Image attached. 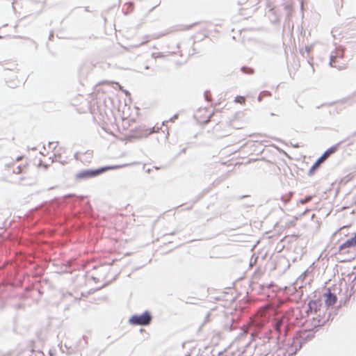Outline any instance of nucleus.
<instances>
[{"label":"nucleus","instance_id":"1","mask_svg":"<svg viewBox=\"0 0 356 356\" xmlns=\"http://www.w3.org/2000/svg\"><path fill=\"white\" fill-rule=\"evenodd\" d=\"M117 168H118V166H106L96 170H86L76 173L75 179L76 180L88 179L98 176L107 170Z\"/></svg>","mask_w":356,"mask_h":356},{"label":"nucleus","instance_id":"2","mask_svg":"<svg viewBox=\"0 0 356 356\" xmlns=\"http://www.w3.org/2000/svg\"><path fill=\"white\" fill-rule=\"evenodd\" d=\"M330 64L331 67L338 70L346 68L347 62L344 58L343 51L342 50H337L334 54L331 56Z\"/></svg>","mask_w":356,"mask_h":356},{"label":"nucleus","instance_id":"3","mask_svg":"<svg viewBox=\"0 0 356 356\" xmlns=\"http://www.w3.org/2000/svg\"><path fill=\"white\" fill-rule=\"evenodd\" d=\"M151 320L148 313H144L140 316H134L130 319V322L133 324L147 325Z\"/></svg>","mask_w":356,"mask_h":356},{"label":"nucleus","instance_id":"4","mask_svg":"<svg viewBox=\"0 0 356 356\" xmlns=\"http://www.w3.org/2000/svg\"><path fill=\"white\" fill-rule=\"evenodd\" d=\"M356 246V232L354 236L350 239L346 241L343 243H342L339 248V252L341 254H344L346 252H348L346 249L355 247Z\"/></svg>","mask_w":356,"mask_h":356},{"label":"nucleus","instance_id":"5","mask_svg":"<svg viewBox=\"0 0 356 356\" xmlns=\"http://www.w3.org/2000/svg\"><path fill=\"white\" fill-rule=\"evenodd\" d=\"M323 297L325 305L327 309H329L330 307L334 305L337 301L336 295L332 293L330 289H328L327 291L324 293Z\"/></svg>","mask_w":356,"mask_h":356},{"label":"nucleus","instance_id":"6","mask_svg":"<svg viewBox=\"0 0 356 356\" xmlns=\"http://www.w3.org/2000/svg\"><path fill=\"white\" fill-rule=\"evenodd\" d=\"M321 300L320 299L312 300L309 302V308L310 312H318L321 309Z\"/></svg>","mask_w":356,"mask_h":356},{"label":"nucleus","instance_id":"7","mask_svg":"<svg viewBox=\"0 0 356 356\" xmlns=\"http://www.w3.org/2000/svg\"><path fill=\"white\" fill-rule=\"evenodd\" d=\"M207 113V111L204 108H200L195 113V117L200 123H207L209 120L208 118H202V115Z\"/></svg>","mask_w":356,"mask_h":356},{"label":"nucleus","instance_id":"8","mask_svg":"<svg viewBox=\"0 0 356 356\" xmlns=\"http://www.w3.org/2000/svg\"><path fill=\"white\" fill-rule=\"evenodd\" d=\"M18 76L16 74H13L10 76V77L7 80V83L8 86L11 88H15L17 86V83H19V81L17 80V82L15 81V79H17Z\"/></svg>","mask_w":356,"mask_h":356},{"label":"nucleus","instance_id":"9","mask_svg":"<svg viewBox=\"0 0 356 356\" xmlns=\"http://www.w3.org/2000/svg\"><path fill=\"white\" fill-rule=\"evenodd\" d=\"M337 147H332L327 149L323 156H325V158L327 159L331 154L334 153L337 151Z\"/></svg>","mask_w":356,"mask_h":356},{"label":"nucleus","instance_id":"10","mask_svg":"<svg viewBox=\"0 0 356 356\" xmlns=\"http://www.w3.org/2000/svg\"><path fill=\"white\" fill-rule=\"evenodd\" d=\"M321 164H319L318 162H315L314 163V165L311 167V168L309 169V174L310 175H313L315 172V170L319 168Z\"/></svg>","mask_w":356,"mask_h":356},{"label":"nucleus","instance_id":"11","mask_svg":"<svg viewBox=\"0 0 356 356\" xmlns=\"http://www.w3.org/2000/svg\"><path fill=\"white\" fill-rule=\"evenodd\" d=\"M235 102L241 104H243L245 102V98L243 96H237L235 98Z\"/></svg>","mask_w":356,"mask_h":356},{"label":"nucleus","instance_id":"12","mask_svg":"<svg viewBox=\"0 0 356 356\" xmlns=\"http://www.w3.org/2000/svg\"><path fill=\"white\" fill-rule=\"evenodd\" d=\"M326 160V159L325 158V156H321L317 161L316 162H318L319 164H321L323 162H324Z\"/></svg>","mask_w":356,"mask_h":356},{"label":"nucleus","instance_id":"13","mask_svg":"<svg viewBox=\"0 0 356 356\" xmlns=\"http://www.w3.org/2000/svg\"><path fill=\"white\" fill-rule=\"evenodd\" d=\"M192 27V26H186V28H184V29H181V30H188L189 29H191Z\"/></svg>","mask_w":356,"mask_h":356},{"label":"nucleus","instance_id":"14","mask_svg":"<svg viewBox=\"0 0 356 356\" xmlns=\"http://www.w3.org/2000/svg\"><path fill=\"white\" fill-rule=\"evenodd\" d=\"M22 172L21 169L18 167V170H17L16 172H17V173H19V172Z\"/></svg>","mask_w":356,"mask_h":356}]
</instances>
